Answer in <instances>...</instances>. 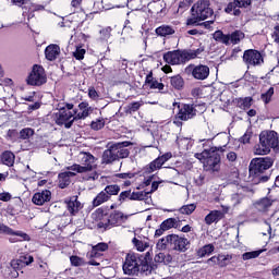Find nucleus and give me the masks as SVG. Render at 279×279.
Here are the masks:
<instances>
[{"label":"nucleus","mask_w":279,"mask_h":279,"mask_svg":"<svg viewBox=\"0 0 279 279\" xmlns=\"http://www.w3.org/2000/svg\"><path fill=\"white\" fill-rule=\"evenodd\" d=\"M275 159L270 156L252 158L248 165V178L254 185L267 183L271 179Z\"/></svg>","instance_id":"nucleus-1"},{"label":"nucleus","mask_w":279,"mask_h":279,"mask_svg":"<svg viewBox=\"0 0 279 279\" xmlns=\"http://www.w3.org/2000/svg\"><path fill=\"white\" fill-rule=\"evenodd\" d=\"M204 52V48L193 49H175L167 51L162 54V60L166 63L161 71L165 74L173 72L171 66L184 65L191 60L197 59Z\"/></svg>","instance_id":"nucleus-2"},{"label":"nucleus","mask_w":279,"mask_h":279,"mask_svg":"<svg viewBox=\"0 0 279 279\" xmlns=\"http://www.w3.org/2000/svg\"><path fill=\"white\" fill-rule=\"evenodd\" d=\"M94 221L98 222V229H105V231L112 228L121 227L129 220V215L123 211L114 209L111 210L108 207H98L92 213Z\"/></svg>","instance_id":"nucleus-3"},{"label":"nucleus","mask_w":279,"mask_h":279,"mask_svg":"<svg viewBox=\"0 0 279 279\" xmlns=\"http://www.w3.org/2000/svg\"><path fill=\"white\" fill-rule=\"evenodd\" d=\"M178 112L174 116L173 124L177 128L183 126V122L195 119L197 116H202L206 112L205 104L197 102H178L177 104Z\"/></svg>","instance_id":"nucleus-4"},{"label":"nucleus","mask_w":279,"mask_h":279,"mask_svg":"<svg viewBox=\"0 0 279 279\" xmlns=\"http://www.w3.org/2000/svg\"><path fill=\"white\" fill-rule=\"evenodd\" d=\"M259 142L254 145V154L267 156L271 149L279 153V137L276 131H262L258 135Z\"/></svg>","instance_id":"nucleus-5"},{"label":"nucleus","mask_w":279,"mask_h":279,"mask_svg":"<svg viewBox=\"0 0 279 279\" xmlns=\"http://www.w3.org/2000/svg\"><path fill=\"white\" fill-rule=\"evenodd\" d=\"M225 151L226 149L222 146H211L208 149H204L202 153H195L194 158L199 161L204 160L208 170L218 172L221 165V154Z\"/></svg>","instance_id":"nucleus-6"},{"label":"nucleus","mask_w":279,"mask_h":279,"mask_svg":"<svg viewBox=\"0 0 279 279\" xmlns=\"http://www.w3.org/2000/svg\"><path fill=\"white\" fill-rule=\"evenodd\" d=\"M97 158L89 151H81L78 154V163H74L72 166H68L65 168L68 171L76 172V173H87L97 169ZM81 163V165H80Z\"/></svg>","instance_id":"nucleus-7"},{"label":"nucleus","mask_w":279,"mask_h":279,"mask_svg":"<svg viewBox=\"0 0 279 279\" xmlns=\"http://www.w3.org/2000/svg\"><path fill=\"white\" fill-rule=\"evenodd\" d=\"M191 15L197 16L202 22H205L215 15V11L210 8L209 0H198L192 5Z\"/></svg>","instance_id":"nucleus-8"},{"label":"nucleus","mask_w":279,"mask_h":279,"mask_svg":"<svg viewBox=\"0 0 279 279\" xmlns=\"http://www.w3.org/2000/svg\"><path fill=\"white\" fill-rule=\"evenodd\" d=\"M140 253H128L122 264V271L126 276L140 275Z\"/></svg>","instance_id":"nucleus-9"},{"label":"nucleus","mask_w":279,"mask_h":279,"mask_svg":"<svg viewBox=\"0 0 279 279\" xmlns=\"http://www.w3.org/2000/svg\"><path fill=\"white\" fill-rule=\"evenodd\" d=\"M26 84L28 86H44L47 84V75L43 65L34 64L33 70H31V74H28V78H26Z\"/></svg>","instance_id":"nucleus-10"},{"label":"nucleus","mask_w":279,"mask_h":279,"mask_svg":"<svg viewBox=\"0 0 279 279\" xmlns=\"http://www.w3.org/2000/svg\"><path fill=\"white\" fill-rule=\"evenodd\" d=\"M242 61L248 66H262L265 64V54L257 49H246L243 52Z\"/></svg>","instance_id":"nucleus-11"},{"label":"nucleus","mask_w":279,"mask_h":279,"mask_svg":"<svg viewBox=\"0 0 279 279\" xmlns=\"http://www.w3.org/2000/svg\"><path fill=\"white\" fill-rule=\"evenodd\" d=\"M191 242L187 238L170 233L169 234V248L178 253H186L190 250Z\"/></svg>","instance_id":"nucleus-12"},{"label":"nucleus","mask_w":279,"mask_h":279,"mask_svg":"<svg viewBox=\"0 0 279 279\" xmlns=\"http://www.w3.org/2000/svg\"><path fill=\"white\" fill-rule=\"evenodd\" d=\"M75 113L66 110L65 108H59L58 112H54V124L59 126H65L66 130H70L74 124Z\"/></svg>","instance_id":"nucleus-13"},{"label":"nucleus","mask_w":279,"mask_h":279,"mask_svg":"<svg viewBox=\"0 0 279 279\" xmlns=\"http://www.w3.org/2000/svg\"><path fill=\"white\" fill-rule=\"evenodd\" d=\"M252 5V0H233L227 4L223 12L228 15L240 17L242 15L241 9H247Z\"/></svg>","instance_id":"nucleus-14"},{"label":"nucleus","mask_w":279,"mask_h":279,"mask_svg":"<svg viewBox=\"0 0 279 279\" xmlns=\"http://www.w3.org/2000/svg\"><path fill=\"white\" fill-rule=\"evenodd\" d=\"M0 234L4 235H11V236H17V238H11L9 239V242L11 243H16V242H22V241H31L29 234L22 230H13L11 227H9L5 223L0 222Z\"/></svg>","instance_id":"nucleus-15"},{"label":"nucleus","mask_w":279,"mask_h":279,"mask_svg":"<svg viewBox=\"0 0 279 279\" xmlns=\"http://www.w3.org/2000/svg\"><path fill=\"white\" fill-rule=\"evenodd\" d=\"M144 84L150 90H157L159 94H168V89L166 88L165 84L159 82L157 78L154 77V72L149 71L146 76Z\"/></svg>","instance_id":"nucleus-16"},{"label":"nucleus","mask_w":279,"mask_h":279,"mask_svg":"<svg viewBox=\"0 0 279 279\" xmlns=\"http://www.w3.org/2000/svg\"><path fill=\"white\" fill-rule=\"evenodd\" d=\"M94 112V108L89 106L88 101H81L78 109H74V120H86Z\"/></svg>","instance_id":"nucleus-17"},{"label":"nucleus","mask_w":279,"mask_h":279,"mask_svg":"<svg viewBox=\"0 0 279 279\" xmlns=\"http://www.w3.org/2000/svg\"><path fill=\"white\" fill-rule=\"evenodd\" d=\"M276 199L270 198L268 196L260 197L259 199L253 203V207L262 214H267L270 208L274 206Z\"/></svg>","instance_id":"nucleus-18"},{"label":"nucleus","mask_w":279,"mask_h":279,"mask_svg":"<svg viewBox=\"0 0 279 279\" xmlns=\"http://www.w3.org/2000/svg\"><path fill=\"white\" fill-rule=\"evenodd\" d=\"M21 269L19 266L13 265V259H11V263L9 264H3L1 266V274L5 279H16L20 276Z\"/></svg>","instance_id":"nucleus-19"},{"label":"nucleus","mask_w":279,"mask_h":279,"mask_svg":"<svg viewBox=\"0 0 279 279\" xmlns=\"http://www.w3.org/2000/svg\"><path fill=\"white\" fill-rule=\"evenodd\" d=\"M76 177V172L73 171H63L59 172V175L57 178V185L61 190L68 189L72 183V178Z\"/></svg>","instance_id":"nucleus-20"},{"label":"nucleus","mask_w":279,"mask_h":279,"mask_svg":"<svg viewBox=\"0 0 279 279\" xmlns=\"http://www.w3.org/2000/svg\"><path fill=\"white\" fill-rule=\"evenodd\" d=\"M191 74L194 80L205 81L208 78L210 74V69L208 65H205V64L194 65Z\"/></svg>","instance_id":"nucleus-21"},{"label":"nucleus","mask_w":279,"mask_h":279,"mask_svg":"<svg viewBox=\"0 0 279 279\" xmlns=\"http://www.w3.org/2000/svg\"><path fill=\"white\" fill-rule=\"evenodd\" d=\"M149 256L150 253L146 252L145 254H140L138 258V274H144L145 276H148L153 271V266L149 264Z\"/></svg>","instance_id":"nucleus-22"},{"label":"nucleus","mask_w":279,"mask_h":279,"mask_svg":"<svg viewBox=\"0 0 279 279\" xmlns=\"http://www.w3.org/2000/svg\"><path fill=\"white\" fill-rule=\"evenodd\" d=\"M51 201V191L50 190H41V192L35 193L33 195V204L37 206H44L46 203Z\"/></svg>","instance_id":"nucleus-23"},{"label":"nucleus","mask_w":279,"mask_h":279,"mask_svg":"<svg viewBox=\"0 0 279 279\" xmlns=\"http://www.w3.org/2000/svg\"><path fill=\"white\" fill-rule=\"evenodd\" d=\"M225 218V213L218 209L210 210L204 218L206 226L218 223Z\"/></svg>","instance_id":"nucleus-24"},{"label":"nucleus","mask_w":279,"mask_h":279,"mask_svg":"<svg viewBox=\"0 0 279 279\" xmlns=\"http://www.w3.org/2000/svg\"><path fill=\"white\" fill-rule=\"evenodd\" d=\"M34 263V256L31 254H22L20 258H13V266L19 267L20 270L32 265Z\"/></svg>","instance_id":"nucleus-25"},{"label":"nucleus","mask_w":279,"mask_h":279,"mask_svg":"<svg viewBox=\"0 0 279 279\" xmlns=\"http://www.w3.org/2000/svg\"><path fill=\"white\" fill-rule=\"evenodd\" d=\"M155 34L157 37L167 38L175 34V28L172 25L162 24L155 28Z\"/></svg>","instance_id":"nucleus-26"},{"label":"nucleus","mask_w":279,"mask_h":279,"mask_svg":"<svg viewBox=\"0 0 279 279\" xmlns=\"http://www.w3.org/2000/svg\"><path fill=\"white\" fill-rule=\"evenodd\" d=\"M46 60L53 62L60 56V47L56 44L48 45L45 50Z\"/></svg>","instance_id":"nucleus-27"},{"label":"nucleus","mask_w":279,"mask_h":279,"mask_svg":"<svg viewBox=\"0 0 279 279\" xmlns=\"http://www.w3.org/2000/svg\"><path fill=\"white\" fill-rule=\"evenodd\" d=\"M114 161H118V158L113 145H111L109 149H105V151H102V165H111Z\"/></svg>","instance_id":"nucleus-28"},{"label":"nucleus","mask_w":279,"mask_h":279,"mask_svg":"<svg viewBox=\"0 0 279 279\" xmlns=\"http://www.w3.org/2000/svg\"><path fill=\"white\" fill-rule=\"evenodd\" d=\"M213 39L218 44L230 46V34H225L221 29H217L213 33Z\"/></svg>","instance_id":"nucleus-29"},{"label":"nucleus","mask_w":279,"mask_h":279,"mask_svg":"<svg viewBox=\"0 0 279 279\" xmlns=\"http://www.w3.org/2000/svg\"><path fill=\"white\" fill-rule=\"evenodd\" d=\"M245 39V33L241 29H235L229 34V45L236 46Z\"/></svg>","instance_id":"nucleus-30"},{"label":"nucleus","mask_w":279,"mask_h":279,"mask_svg":"<svg viewBox=\"0 0 279 279\" xmlns=\"http://www.w3.org/2000/svg\"><path fill=\"white\" fill-rule=\"evenodd\" d=\"M148 13L150 15H167V8L160 2H153L149 4Z\"/></svg>","instance_id":"nucleus-31"},{"label":"nucleus","mask_w":279,"mask_h":279,"mask_svg":"<svg viewBox=\"0 0 279 279\" xmlns=\"http://www.w3.org/2000/svg\"><path fill=\"white\" fill-rule=\"evenodd\" d=\"M82 208V203L77 199L76 196L70 197V201L68 202V211L70 215L75 216L80 209Z\"/></svg>","instance_id":"nucleus-32"},{"label":"nucleus","mask_w":279,"mask_h":279,"mask_svg":"<svg viewBox=\"0 0 279 279\" xmlns=\"http://www.w3.org/2000/svg\"><path fill=\"white\" fill-rule=\"evenodd\" d=\"M170 86L178 92L183 90L184 86H185V81L182 77V75L177 74L170 77Z\"/></svg>","instance_id":"nucleus-33"},{"label":"nucleus","mask_w":279,"mask_h":279,"mask_svg":"<svg viewBox=\"0 0 279 279\" xmlns=\"http://www.w3.org/2000/svg\"><path fill=\"white\" fill-rule=\"evenodd\" d=\"M215 250L216 248L213 243L205 244L196 251V256L199 258L210 256L215 252Z\"/></svg>","instance_id":"nucleus-34"},{"label":"nucleus","mask_w":279,"mask_h":279,"mask_svg":"<svg viewBox=\"0 0 279 279\" xmlns=\"http://www.w3.org/2000/svg\"><path fill=\"white\" fill-rule=\"evenodd\" d=\"M1 161H2V165L7 166V167H13L14 162H15L14 153L11 150H4L1 154Z\"/></svg>","instance_id":"nucleus-35"},{"label":"nucleus","mask_w":279,"mask_h":279,"mask_svg":"<svg viewBox=\"0 0 279 279\" xmlns=\"http://www.w3.org/2000/svg\"><path fill=\"white\" fill-rule=\"evenodd\" d=\"M109 201H110V198H109L108 194L106 193L105 190H102V191H100V193H98L96 195V197H94V201H92V206H94V208H96Z\"/></svg>","instance_id":"nucleus-36"},{"label":"nucleus","mask_w":279,"mask_h":279,"mask_svg":"<svg viewBox=\"0 0 279 279\" xmlns=\"http://www.w3.org/2000/svg\"><path fill=\"white\" fill-rule=\"evenodd\" d=\"M160 226L166 230V231H169L171 229H179L180 228V223L179 221L177 220V218H167L165 219Z\"/></svg>","instance_id":"nucleus-37"},{"label":"nucleus","mask_w":279,"mask_h":279,"mask_svg":"<svg viewBox=\"0 0 279 279\" xmlns=\"http://www.w3.org/2000/svg\"><path fill=\"white\" fill-rule=\"evenodd\" d=\"M150 192L146 191H133L131 192V202H144L148 199Z\"/></svg>","instance_id":"nucleus-38"},{"label":"nucleus","mask_w":279,"mask_h":279,"mask_svg":"<svg viewBox=\"0 0 279 279\" xmlns=\"http://www.w3.org/2000/svg\"><path fill=\"white\" fill-rule=\"evenodd\" d=\"M235 102H236V106L240 108V109H243V110H248L251 109L252 107V104H253V97H239L235 99Z\"/></svg>","instance_id":"nucleus-39"},{"label":"nucleus","mask_w":279,"mask_h":279,"mask_svg":"<svg viewBox=\"0 0 279 279\" xmlns=\"http://www.w3.org/2000/svg\"><path fill=\"white\" fill-rule=\"evenodd\" d=\"M104 191L106 192L107 196H109V199H111L112 196L119 195L121 192V186L119 184H108L105 186Z\"/></svg>","instance_id":"nucleus-40"},{"label":"nucleus","mask_w":279,"mask_h":279,"mask_svg":"<svg viewBox=\"0 0 279 279\" xmlns=\"http://www.w3.org/2000/svg\"><path fill=\"white\" fill-rule=\"evenodd\" d=\"M117 201L120 205L126 203L128 201L132 202V189L121 191Z\"/></svg>","instance_id":"nucleus-41"},{"label":"nucleus","mask_w":279,"mask_h":279,"mask_svg":"<svg viewBox=\"0 0 279 279\" xmlns=\"http://www.w3.org/2000/svg\"><path fill=\"white\" fill-rule=\"evenodd\" d=\"M162 161L159 157L155 158L153 161H150L146 168L148 173H153L157 170H160L162 168Z\"/></svg>","instance_id":"nucleus-42"},{"label":"nucleus","mask_w":279,"mask_h":279,"mask_svg":"<svg viewBox=\"0 0 279 279\" xmlns=\"http://www.w3.org/2000/svg\"><path fill=\"white\" fill-rule=\"evenodd\" d=\"M168 246H170V234L160 238L156 243V248L158 251H166L168 250Z\"/></svg>","instance_id":"nucleus-43"},{"label":"nucleus","mask_w":279,"mask_h":279,"mask_svg":"<svg viewBox=\"0 0 279 279\" xmlns=\"http://www.w3.org/2000/svg\"><path fill=\"white\" fill-rule=\"evenodd\" d=\"M274 95L275 87H269L265 93L260 94V100L264 102V105H269L272 100Z\"/></svg>","instance_id":"nucleus-44"},{"label":"nucleus","mask_w":279,"mask_h":279,"mask_svg":"<svg viewBox=\"0 0 279 279\" xmlns=\"http://www.w3.org/2000/svg\"><path fill=\"white\" fill-rule=\"evenodd\" d=\"M117 160L119 161L120 159H126L130 156V149L129 148H118V146L112 145Z\"/></svg>","instance_id":"nucleus-45"},{"label":"nucleus","mask_w":279,"mask_h":279,"mask_svg":"<svg viewBox=\"0 0 279 279\" xmlns=\"http://www.w3.org/2000/svg\"><path fill=\"white\" fill-rule=\"evenodd\" d=\"M266 250H256V251H251V252H245L242 254V259L243 260H251L258 258L260 254H263Z\"/></svg>","instance_id":"nucleus-46"},{"label":"nucleus","mask_w":279,"mask_h":279,"mask_svg":"<svg viewBox=\"0 0 279 279\" xmlns=\"http://www.w3.org/2000/svg\"><path fill=\"white\" fill-rule=\"evenodd\" d=\"M196 210V205L195 204H186L183 205L179 208V213L181 215H186L190 216Z\"/></svg>","instance_id":"nucleus-47"},{"label":"nucleus","mask_w":279,"mask_h":279,"mask_svg":"<svg viewBox=\"0 0 279 279\" xmlns=\"http://www.w3.org/2000/svg\"><path fill=\"white\" fill-rule=\"evenodd\" d=\"M232 260V255H225V254H219L218 255V266L223 268V267H227L230 262Z\"/></svg>","instance_id":"nucleus-48"},{"label":"nucleus","mask_w":279,"mask_h":279,"mask_svg":"<svg viewBox=\"0 0 279 279\" xmlns=\"http://www.w3.org/2000/svg\"><path fill=\"white\" fill-rule=\"evenodd\" d=\"M35 131L32 128H24L20 131V140L22 141H27L29 140L32 136H34Z\"/></svg>","instance_id":"nucleus-49"},{"label":"nucleus","mask_w":279,"mask_h":279,"mask_svg":"<svg viewBox=\"0 0 279 279\" xmlns=\"http://www.w3.org/2000/svg\"><path fill=\"white\" fill-rule=\"evenodd\" d=\"M201 22H203L197 15H191V17L186 19L185 25L187 27H198L201 26Z\"/></svg>","instance_id":"nucleus-50"},{"label":"nucleus","mask_w":279,"mask_h":279,"mask_svg":"<svg viewBox=\"0 0 279 279\" xmlns=\"http://www.w3.org/2000/svg\"><path fill=\"white\" fill-rule=\"evenodd\" d=\"M132 244L138 252H144L148 247L147 243H144L142 240L137 239L136 236L132 239Z\"/></svg>","instance_id":"nucleus-51"},{"label":"nucleus","mask_w":279,"mask_h":279,"mask_svg":"<svg viewBox=\"0 0 279 279\" xmlns=\"http://www.w3.org/2000/svg\"><path fill=\"white\" fill-rule=\"evenodd\" d=\"M144 106V100L132 101L128 105V111L130 113L137 112Z\"/></svg>","instance_id":"nucleus-52"},{"label":"nucleus","mask_w":279,"mask_h":279,"mask_svg":"<svg viewBox=\"0 0 279 279\" xmlns=\"http://www.w3.org/2000/svg\"><path fill=\"white\" fill-rule=\"evenodd\" d=\"M111 33H112L111 26H107V27L100 29V40L108 41L112 36Z\"/></svg>","instance_id":"nucleus-53"},{"label":"nucleus","mask_w":279,"mask_h":279,"mask_svg":"<svg viewBox=\"0 0 279 279\" xmlns=\"http://www.w3.org/2000/svg\"><path fill=\"white\" fill-rule=\"evenodd\" d=\"M106 126V120L104 118L96 119V121H92L90 128L94 131H100Z\"/></svg>","instance_id":"nucleus-54"},{"label":"nucleus","mask_w":279,"mask_h":279,"mask_svg":"<svg viewBox=\"0 0 279 279\" xmlns=\"http://www.w3.org/2000/svg\"><path fill=\"white\" fill-rule=\"evenodd\" d=\"M70 264L73 267H81L85 265V260L83 257H80L78 255H72L70 256Z\"/></svg>","instance_id":"nucleus-55"},{"label":"nucleus","mask_w":279,"mask_h":279,"mask_svg":"<svg viewBox=\"0 0 279 279\" xmlns=\"http://www.w3.org/2000/svg\"><path fill=\"white\" fill-rule=\"evenodd\" d=\"M38 272L44 278L49 277L50 269H49V265L47 262H41V264H39Z\"/></svg>","instance_id":"nucleus-56"},{"label":"nucleus","mask_w":279,"mask_h":279,"mask_svg":"<svg viewBox=\"0 0 279 279\" xmlns=\"http://www.w3.org/2000/svg\"><path fill=\"white\" fill-rule=\"evenodd\" d=\"M216 23V16H214L213 20L199 22V27H203L204 29L208 32H214V25Z\"/></svg>","instance_id":"nucleus-57"},{"label":"nucleus","mask_w":279,"mask_h":279,"mask_svg":"<svg viewBox=\"0 0 279 279\" xmlns=\"http://www.w3.org/2000/svg\"><path fill=\"white\" fill-rule=\"evenodd\" d=\"M252 137H253V132L250 130H246L245 133L239 138V143L243 145L250 144Z\"/></svg>","instance_id":"nucleus-58"},{"label":"nucleus","mask_w":279,"mask_h":279,"mask_svg":"<svg viewBox=\"0 0 279 279\" xmlns=\"http://www.w3.org/2000/svg\"><path fill=\"white\" fill-rule=\"evenodd\" d=\"M87 96L93 101H98L100 98L99 93L96 90V88L94 86H89V88L87 89Z\"/></svg>","instance_id":"nucleus-59"},{"label":"nucleus","mask_w":279,"mask_h":279,"mask_svg":"<svg viewBox=\"0 0 279 279\" xmlns=\"http://www.w3.org/2000/svg\"><path fill=\"white\" fill-rule=\"evenodd\" d=\"M135 175H136L135 172H121V173H116L114 178L121 179V180H131V179H134Z\"/></svg>","instance_id":"nucleus-60"},{"label":"nucleus","mask_w":279,"mask_h":279,"mask_svg":"<svg viewBox=\"0 0 279 279\" xmlns=\"http://www.w3.org/2000/svg\"><path fill=\"white\" fill-rule=\"evenodd\" d=\"M85 54H86V49L76 47V51H74V59H76L77 61H82L84 60Z\"/></svg>","instance_id":"nucleus-61"},{"label":"nucleus","mask_w":279,"mask_h":279,"mask_svg":"<svg viewBox=\"0 0 279 279\" xmlns=\"http://www.w3.org/2000/svg\"><path fill=\"white\" fill-rule=\"evenodd\" d=\"M94 250L97 252H107L109 250V244L106 242H99L98 244L94 245Z\"/></svg>","instance_id":"nucleus-62"},{"label":"nucleus","mask_w":279,"mask_h":279,"mask_svg":"<svg viewBox=\"0 0 279 279\" xmlns=\"http://www.w3.org/2000/svg\"><path fill=\"white\" fill-rule=\"evenodd\" d=\"M271 38H272L275 44L279 45V23H277L274 26V32L271 34Z\"/></svg>","instance_id":"nucleus-63"},{"label":"nucleus","mask_w":279,"mask_h":279,"mask_svg":"<svg viewBox=\"0 0 279 279\" xmlns=\"http://www.w3.org/2000/svg\"><path fill=\"white\" fill-rule=\"evenodd\" d=\"M113 146L118 147V149H126L130 146H133V143L131 141H123L119 143L112 144Z\"/></svg>","instance_id":"nucleus-64"}]
</instances>
